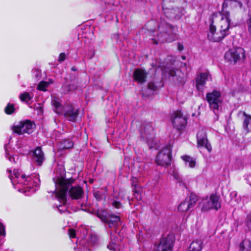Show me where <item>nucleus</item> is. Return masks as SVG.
Returning <instances> with one entry per match:
<instances>
[{"label": "nucleus", "mask_w": 251, "mask_h": 251, "mask_svg": "<svg viewBox=\"0 0 251 251\" xmlns=\"http://www.w3.org/2000/svg\"><path fill=\"white\" fill-rule=\"evenodd\" d=\"M112 205L116 208H119L121 207L122 204L119 201H114L112 202Z\"/></svg>", "instance_id": "nucleus-39"}, {"label": "nucleus", "mask_w": 251, "mask_h": 251, "mask_svg": "<svg viewBox=\"0 0 251 251\" xmlns=\"http://www.w3.org/2000/svg\"><path fill=\"white\" fill-rule=\"evenodd\" d=\"M72 71H75L76 70V69H75V67H73V68H72Z\"/></svg>", "instance_id": "nucleus-52"}, {"label": "nucleus", "mask_w": 251, "mask_h": 251, "mask_svg": "<svg viewBox=\"0 0 251 251\" xmlns=\"http://www.w3.org/2000/svg\"><path fill=\"white\" fill-rule=\"evenodd\" d=\"M247 180L248 181L249 184L251 185V176H249L247 177Z\"/></svg>", "instance_id": "nucleus-46"}, {"label": "nucleus", "mask_w": 251, "mask_h": 251, "mask_svg": "<svg viewBox=\"0 0 251 251\" xmlns=\"http://www.w3.org/2000/svg\"><path fill=\"white\" fill-rule=\"evenodd\" d=\"M177 49L179 51H181L183 50V46L180 43H178L177 45Z\"/></svg>", "instance_id": "nucleus-45"}, {"label": "nucleus", "mask_w": 251, "mask_h": 251, "mask_svg": "<svg viewBox=\"0 0 251 251\" xmlns=\"http://www.w3.org/2000/svg\"><path fill=\"white\" fill-rule=\"evenodd\" d=\"M133 194L135 198L138 201H141L142 200V189L141 187H138L136 189H133Z\"/></svg>", "instance_id": "nucleus-30"}, {"label": "nucleus", "mask_w": 251, "mask_h": 251, "mask_svg": "<svg viewBox=\"0 0 251 251\" xmlns=\"http://www.w3.org/2000/svg\"><path fill=\"white\" fill-rule=\"evenodd\" d=\"M63 113L65 118L67 120L75 122L78 116L79 111L72 105L67 104L63 107Z\"/></svg>", "instance_id": "nucleus-12"}, {"label": "nucleus", "mask_w": 251, "mask_h": 251, "mask_svg": "<svg viewBox=\"0 0 251 251\" xmlns=\"http://www.w3.org/2000/svg\"><path fill=\"white\" fill-rule=\"evenodd\" d=\"M230 14L228 11L218 12L212 15L207 36L209 40L220 42L229 34L230 27Z\"/></svg>", "instance_id": "nucleus-1"}, {"label": "nucleus", "mask_w": 251, "mask_h": 251, "mask_svg": "<svg viewBox=\"0 0 251 251\" xmlns=\"http://www.w3.org/2000/svg\"><path fill=\"white\" fill-rule=\"evenodd\" d=\"M94 195L98 200H100L102 199V194L99 191L95 192L94 193Z\"/></svg>", "instance_id": "nucleus-36"}, {"label": "nucleus", "mask_w": 251, "mask_h": 251, "mask_svg": "<svg viewBox=\"0 0 251 251\" xmlns=\"http://www.w3.org/2000/svg\"><path fill=\"white\" fill-rule=\"evenodd\" d=\"M118 239L116 234H111V242L107 245V247L110 250L115 251L117 247V244L116 243Z\"/></svg>", "instance_id": "nucleus-24"}, {"label": "nucleus", "mask_w": 251, "mask_h": 251, "mask_svg": "<svg viewBox=\"0 0 251 251\" xmlns=\"http://www.w3.org/2000/svg\"><path fill=\"white\" fill-rule=\"evenodd\" d=\"M231 6L239 7L241 8L242 7V3L241 1L237 0H230Z\"/></svg>", "instance_id": "nucleus-33"}, {"label": "nucleus", "mask_w": 251, "mask_h": 251, "mask_svg": "<svg viewBox=\"0 0 251 251\" xmlns=\"http://www.w3.org/2000/svg\"><path fill=\"white\" fill-rule=\"evenodd\" d=\"M131 185L133 187V189H136L138 187H140L138 184V179L135 177H132L131 178Z\"/></svg>", "instance_id": "nucleus-35"}, {"label": "nucleus", "mask_w": 251, "mask_h": 251, "mask_svg": "<svg viewBox=\"0 0 251 251\" xmlns=\"http://www.w3.org/2000/svg\"><path fill=\"white\" fill-rule=\"evenodd\" d=\"M202 211H207L211 209L218 210L221 207L219 197L215 194H212L209 198L203 200L200 203Z\"/></svg>", "instance_id": "nucleus-6"}, {"label": "nucleus", "mask_w": 251, "mask_h": 251, "mask_svg": "<svg viewBox=\"0 0 251 251\" xmlns=\"http://www.w3.org/2000/svg\"><path fill=\"white\" fill-rule=\"evenodd\" d=\"M240 251H251V241H243L240 245Z\"/></svg>", "instance_id": "nucleus-27"}, {"label": "nucleus", "mask_w": 251, "mask_h": 251, "mask_svg": "<svg viewBox=\"0 0 251 251\" xmlns=\"http://www.w3.org/2000/svg\"><path fill=\"white\" fill-rule=\"evenodd\" d=\"M148 74L142 69H136L133 73L134 80L138 83L143 84L146 81Z\"/></svg>", "instance_id": "nucleus-16"}, {"label": "nucleus", "mask_w": 251, "mask_h": 251, "mask_svg": "<svg viewBox=\"0 0 251 251\" xmlns=\"http://www.w3.org/2000/svg\"><path fill=\"white\" fill-rule=\"evenodd\" d=\"M206 100L209 104L211 110L214 112L215 110H219L221 107L223 99L220 92L217 90H213L211 92L206 94Z\"/></svg>", "instance_id": "nucleus-5"}, {"label": "nucleus", "mask_w": 251, "mask_h": 251, "mask_svg": "<svg viewBox=\"0 0 251 251\" xmlns=\"http://www.w3.org/2000/svg\"><path fill=\"white\" fill-rule=\"evenodd\" d=\"M197 143L199 147H204L209 152L211 151L212 147L208 142L206 132L204 130L201 129L198 132Z\"/></svg>", "instance_id": "nucleus-15"}, {"label": "nucleus", "mask_w": 251, "mask_h": 251, "mask_svg": "<svg viewBox=\"0 0 251 251\" xmlns=\"http://www.w3.org/2000/svg\"><path fill=\"white\" fill-rule=\"evenodd\" d=\"M10 174L9 175V178L11 180L12 182L14 184L13 179L14 178L17 179V182L18 183H22L24 185H27L28 182L30 180L31 177L30 176H26L25 175H21L20 172L18 170L14 169L13 171V175L11 174V171L7 170Z\"/></svg>", "instance_id": "nucleus-13"}, {"label": "nucleus", "mask_w": 251, "mask_h": 251, "mask_svg": "<svg viewBox=\"0 0 251 251\" xmlns=\"http://www.w3.org/2000/svg\"><path fill=\"white\" fill-rule=\"evenodd\" d=\"M91 238L93 239V238H94L95 239H96L97 237L96 236H93L92 235L91 236Z\"/></svg>", "instance_id": "nucleus-50"}, {"label": "nucleus", "mask_w": 251, "mask_h": 251, "mask_svg": "<svg viewBox=\"0 0 251 251\" xmlns=\"http://www.w3.org/2000/svg\"><path fill=\"white\" fill-rule=\"evenodd\" d=\"M34 124L31 121L25 120L21 121L19 124L12 127V129L15 133L19 135L23 134L25 133L30 134L32 132Z\"/></svg>", "instance_id": "nucleus-9"}, {"label": "nucleus", "mask_w": 251, "mask_h": 251, "mask_svg": "<svg viewBox=\"0 0 251 251\" xmlns=\"http://www.w3.org/2000/svg\"><path fill=\"white\" fill-rule=\"evenodd\" d=\"M5 234L4 228L3 225L0 223V235Z\"/></svg>", "instance_id": "nucleus-42"}, {"label": "nucleus", "mask_w": 251, "mask_h": 251, "mask_svg": "<svg viewBox=\"0 0 251 251\" xmlns=\"http://www.w3.org/2000/svg\"><path fill=\"white\" fill-rule=\"evenodd\" d=\"M172 159V150L170 146H167L159 151L157 154L155 161L160 166H168Z\"/></svg>", "instance_id": "nucleus-7"}, {"label": "nucleus", "mask_w": 251, "mask_h": 251, "mask_svg": "<svg viewBox=\"0 0 251 251\" xmlns=\"http://www.w3.org/2000/svg\"><path fill=\"white\" fill-rule=\"evenodd\" d=\"M52 81L50 80L49 82L41 81L37 86V89L40 91H46V88L49 86L50 84L52 83Z\"/></svg>", "instance_id": "nucleus-29"}, {"label": "nucleus", "mask_w": 251, "mask_h": 251, "mask_svg": "<svg viewBox=\"0 0 251 251\" xmlns=\"http://www.w3.org/2000/svg\"><path fill=\"white\" fill-rule=\"evenodd\" d=\"M181 158L185 162L186 165H188L191 168H194L196 166V161L192 157L188 155H183Z\"/></svg>", "instance_id": "nucleus-26"}, {"label": "nucleus", "mask_w": 251, "mask_h": 251, "mask_svg": "<svg viewBox=\"0 0 251 251\" xmlns=\"http://www.w3.org/2000/svg\"><path fill=\"white\" fill-rule=\"evenodd\" d=\"M66 55L64 53H61L59 55V58H58V61L59 62H62L65 59Z\"/></svg>", "instance_id": "nucleus-40"}, {"label": "nucleus", "mask_w": 251, "mask_h": 251, "mask_svg": "<svg viewBox=\"0 0 251 251\" xmlns=\"http://www.w3.org/2000/svg\"><path fill=\"white\" fill-rule=\"evenodd\" d=\"M157 89L156 86L152 82H150L148 84V88L142 90L143 96L149 97L152 95L154 91Z\"/></svg>", "instance_id": "nucleus-21"}, {"label": "nucleus", "mask_w": 251, "mask_h": 251, "mask_svg": "<svg viewBox=\"0 0 251 251\" xmlns=\"http://www.w3.org/2000/svg\"><path fill=\"white\" fill-rule=\"evenodd\" d=\"M98 217L102 221L107 223L110 228H116L120 222V218L119 216L112 214H106L104 212L101 214H99Z\"/></svg>", "instance_id": "nucleus-11"}, {"label": "nucleus", "mask_w": 251, "mask_h": 251, "mask_svg": "<svg viewBox=\"0 0 251 251\" xmlns=\"http://www.w3.org/2000/svg\"><path fill=\"white\" fill-rule=\"evenodd\" d=\"M37 108H39L40 109V110H42V107H38Z\"/></svg>", "instance_id": "nucleus-53"}, {"label": "nucleus", "mask_w": 251, "mask_h": 251, "mask_svg": "<svg viewBox=\"0 0 251 251\" xmlns=\"http://www.w3.org/2000/svg\"><path fill=\"white\" fill-rule=\"evenodd\" d=\"M170 75H171V76H174L175 75V71H171L170 73Z\"/></svg>", "instance_id": "nucleus-47"}, {"label": "nucleus", "mask_w": 251, "mask_h": 251, "mask_svg": "<svg viewBox=\"0 0 251 251\" xmlns=\"http://www.w3.org/2000/svg\"><path fill=\"white\" fill-rule=\"evenodd\" d=\"M52 105L54 108V111L57 113H61L63 109L60 104L59 100L57 98H54L51 101Z\"/></svg>", "instance_id": "nucleus-25"}, {"label": "nucleus", "mask_w": 251, "mask_h": 251, "mask_svg": "<svg viewBox=\"0 0 251 251\" xmlns=\"http://www.w3.org/2000/svg\"><path fill=\"white\" fill-rule=\"evenodd\" d=\"M68 234L70 238H75V230L73 229L70 228L68 230Z\"/></svg>", "instance_id": "nucleus-38"}, {"label": "nucleus", "mask_w": 251, "mask_h": 251, "mask_svg": "<svg viewBox=\"0 0 251 251\" xmlns=\"http://www.w3.org/2000/svg\"><path fill=\"white\" fill-rule=\"evenodd\" d=\"M203 243L201 240H196L190 245L188 251H201Z\"/></svg>", "instance_id": "nucleus-20"}, {"label": "nucleus", "mask_w": 251, "mask_h": 251, "mask_svg": "<svg viewBox=\"0 0 251 251\" xmlns=\"http://www.w3.org/2000/svg\"><path fill=\"white\" fill-rule=\"evenodd\" d=\"M240 113H242L245 117V119L243 123V127L244 129L248 133L251 132V116L248 115L245 112L240 111Z\"/></svg>", "instance_id": "nucleus-19"}, {"label": "nucleus", "mask_w": 251, "mask_h": 251, "mask_svg": "<svg viewBox=\"0 0 251 251\" xmlns=\"http://www.w3.org/2000/svg\"><path fill=\"white\" fill-rule=\"evenodd\" d=\"M73 178L66 179L61 178L58 179L57 185L59 189L57 196L61 202L65 203L67 200V192L68 191L70 197L73 200H79L82 198L83 190L79 186H72L74 182Z\"/></svg>", "instance_id": "nucleus-2"}, {"label": "nucleus", "mask_w": 251, "mask_h": 251, "mask_svg": "<svg viewBox=\"0 0 251 251\" xmlns=\"http://www.w3.org/2000/svg\"><path fill=\"white\" fill-rule=\"evenodd\" d=\"M20 99L23 101L28 102L31 99V98L28 92H25L20 95Z\"/></svg>", "instance_id": "nucleus-32"}, {"label": "nucleus", "mask_w": 251, "mask_h": 251, "mask_svg": "<svg viewBox=\"0 0 251 251\" xmlns=\"http://www.w3.org/2000/svg\"><path fill=\"white\" fill-rule=\"evenodd\" d=\"M181 58L183 60H185L186 59V57L185 56H182Z\"/></svg>", "instance_id": "nucleus-51"}, {"label": "nucleus", "mask_w": 251, "mask_h": 251, "mask_svg": "<svg viewBox=\"0 0 251 251\" xmlns=\"http://www.w3.org/2000/svg\"><path fill=\"white\" fill-rule=\"evenodd\" d=\"M245 51L241 48L229 50L225 55V59L228 62L235 64L237 61L245 58Z\"/></svg>", "instance_id": "nucleus-8"}, {"label": "nucleus", "mask_w": 251, "mask_h": 251, "mask_svg": "<svg viewBox=\"0 0 251 251\" xmlns=\"http://www.w3.org/2000/svg\"><path fill=\"white\" fill-rule=\"evenodd\" d=\"M228 5L231 6L230 0H225L223 3V8L227 7Z\"/></svg>", "instance_id": "nucleus-41"}, {"label": "nucleus", "mask_w": 251, "mask_h": 251, "mask_svg": "<svg viewBox=\"0 0 251 251\" xmlns=\"http://www.w3.org/2000/svg\"><path fill=\"white\" fill-rule=\"evenodd\" d=\"M33 159L38 165L41 166L42 165L45 158L41 147H37L33 152Z\"/></svg>", "instance_id": "nucleus-18"}, {"label": "nucleus", "mask_w": 251, "mask_h": 251, "mask_svg": "<svg viewBox=\"0 0 251 251\" xmlns=\"http://www.w3.org/2000/svg\"><path fill=\"white\" fill-rule=\"evenodd\" d=\"M210 75L208 72L201 73L197 76L196 82V86L198 90L202 89V87L205 84L206 81L208 79Z\"/></svg>", "instance_id": "nucleus-17"}, {"label": "nucleus", "mask_w": 251, "mask_h": 251, "mask_svg": "<svg viewBox=\"0 0 251 251\" xmlns=\"http://www.w3.org/2000/svg\"><path fill=\"white\" fill-rule=\"evenodd\" d=\"M58 210H59L60 212L62 211V210H61V209H60L59 208V207L58 208Z\"/></svg>", "instance_id": "nucleus-55"}, {"label": "nucleus", "mask_w": 251, "mask_h": 251, "mask_svg": "<svg viewBox=\"0 0 251 251\" xmlns=\"http://www.w3.org/2000/svg\"><path fill=\"white\" fill-rule=\"evenodd\" d=\"M187 201L191 209L196 204L199 200V197L194 193H191L190 195L185 199Z\"/></svg>", "instance_id": "nucleus-22"}, {"label": "nucleus", "mask_w": 251, "mask_h": 251, "mask_svg": "<svg viewBox=\"0 0 251 251\" xmlns=\"http://www.w3.org/2000/svg\"><path fill=\"white\" fill-rule=\"evenodd\" d=\"M62 177H60V178H58L56 181L55 182V185H56V189H55V191H56L57 189V191L56 192V197H57L58 199L59 200V198L57 196V193H58V190H59V189H58V185H57V182H58V180L60 178H61Z\"/></svg>", "instance_id": "nucleus-44"}, {"label": "nucleus", "mask_w": 251, "mask_h": 251, "mask_svg": "<svg viewBox=\"0 0 251 251\" xmlns=\"http://www.w3.org/2000/svg\"><path fill=\"white\" fill-rule=\"evenodd\" d=\"M172 121L174 127L179 130L183 129L186 124V119L180 111L173 113Z\"/></svg>", "instance_id": "nucleus-10"}, {"label": "nucleus", "mask_w": 251, "mask_h": 251, "mask_svg": "<svg viewBox=\"0 0 251 251\" xmlns=\"http://www.w3.org/2000/svg\"><path fill=\"white\" fill-rule=\"evenodd\" d=\"M249 221H250L251 223V214L248 216V217Z\"/></svg>", "instance_id": "nucleus-48"}, {"label": "nucleus", "mask_w": 251, "mask_h": 251, "mask_svg": "<svg viewBox=\"0 0 251 251\" xmlns=\"http://www.w3.org/2000/svg\"><path fill=\"white\" fill-rule=\"evenodd\" d=\"M9 160H10V161H11V158H9Z\"/></svg>", "instance_id": "nucleus-56"}, {"label": "nucleus", "mask_w": 251, "mask_h": 251, "mask_svg": "<svg viewBox=\"0 0 251 251\" xmlns=\"http://www.w3.org/2000/svg\"><path fill=\"white\" fill-rule=\"evenodd\" d=\"M148 126H149V127L150 128H151V126H150V125H148Z\"/></svg>", "instance_id": "nucleus-54"}, {"label": "nucleus", "mask_w": 251, "mask_h": 251, "mask_svg": "<svg viewBox=\"0 0 251 251\" xmlns=\"http://www.w3.org/2000/svg\"><path fill=\"white\" fill-rule=\"evenodd\" d=\"M62 177H60V178H58L56 181L55 182V185H56V189H55V191H56L57 189V191L56 192V197H57L58 199L59 200V198L57 196V193H58V190H59V189H58V185H57V182H58V180L60 178H61Z\"/></svg>", "instance_id": "nucleus-43"}, {"label": "nucleus", "mask_w": 251, "mask_h": 251, "mask_svg": "<svg viewBox=\"0 0 251 251\" xmlns=\"http://www.w3.org/2000/svg\"><path fill=\"white\" fill-rule=\"evenodd\" d=\"M141 128H143V129H144V130H145V132H146V128L144 127V125H142L141 126Z\"/></svg>", "instance_id": "nucleus-49"}, {"label": "nucleus", "mask_w": 251, "mask_h": 251, "mask_svg": "<svg viewBox=\"0 0 251 251\" xmlns=\"http://www.w3.org/2000/svg\"><path fill=\"white\" fill-rule=\"evenodd\" d=\"M159 34L158 36L162 42H171L175 39L176 34L175 27L168 24L162 18L158 25Z\"/></svg>", "instance_id": "nucleus-3"}, {"label": "nucleus", "mask_w": 251, "mask_h": 251, "mask_svg": "<svg viewBox=\"0 0 251 251\" xmlns=\"http://www.w3.org/2000/svg\"><path fill=\"white\" fill-rule=\"evenodd\" d=\"M177 0H163L162 8L165 15L167 18L172 20H178L183 15L181 8L174 7V3Z\"/></svg>", "instance_id": "nucleus-4"}, {"label": "nucleus", "mask_w": 251, "mask_h": 251, "mask_svg": "<svg viewBox=\"0 0 251 251\" xmlns=\"http://www.w3.org/2000/svg\"><path fill=\"white\" fill-rule=\"evenodd\" d=\"M76 86L74 84H71L69 85H65L64 86V89L67 91V92H69L70 91H72L73 90H75L76 89Z\"/></svg>", "instance_id": "nucleus-34"}, {"label": "nucleus", "mask_w": 251, "mask_h": 251, "mask_svg": "<svg viewBox=\"0 0 251 251\" xmlns=\"http://www.w3.org/2000/svg\"><path fill=\"white\" fill-rule=\"evenodd\" d=\"M15 111L13 104L8 103L4 109V111L7 114H11Z\"/></svg>", "instance_id": "nucleus-31"}, {"label": "nucleus", "mask_w": 251, "mask_h": 251, "mask_svg": "<svg viewBox=\"0 0 251 251\" xmlns=\"http://www.w3.org/2000/svg\"><path fill=\"white\" fill-rule=\"evenodd\" d=\"M247 25L248 31L251 34V15L249 16V18L247 21Z\"/></svg>", "instance_id": "nucleus-37"}, {"label": "nucleus", "mask_w": 251, "mask_h": 251, "mask_svg": "<svg viewBox=\"0 0 251 251\" xmlns=\"http://www.w3.org/2000/svg\"><path fill=\"white\" fill-rule=\"evenodd\" d=\"M74 146V143L70 139H64L60 142L59 148L60 150L71 149Z\"/></svg>", "instance_id": "nucleus-23"}, {"label": "nucleus", "mask_w": 251, "mask_h": 251, "mask_svg": "<svg viewBox=\"0 0 251 251\" xmlns=\"http://www.w3.org/2000/svg\"><path fill=\"white\" fill-rule=\"evenodd\" d=\"M178 209L181 212H186L191 209L187 201L185 199L181 202L178 206Z\"/></svg>", "instance_id": "nucleus-28"}, {"label": "nucleus", "mask_w": 251, "mask_h": 251, "mask_svg": "<svg viewBox=\"0 0 251 251\" xmlns=\"http://www.w3.org/2000/svg\"><path fill=\"white\" fill-rule=\"evenodd\" d=\"M174 246V241L170 236L163 238L156 249V251H172Z\"/></svg>", "instance_id": "nucleus-14"}]
</instances>
